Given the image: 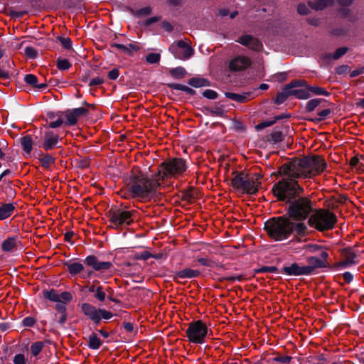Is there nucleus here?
Here are the masks:
<instances>
[{
	"instance_id": "1",
	"label": "nucleus",
	"mask_w": 364,
	"mask_h": 364,
	"mask_svg": "<svg viewBox=\"0 0 364 364\" xmlns=\"http://www.w3.org/2000/svg\"><path fill=\"white\" fill-rule=\"evenodd\" d=\"M160 186L156 173L150 177L141 171H133L127 183V189L131 196L141 201L151 200Z\"/></svg>"
},
{
	"instance_id": "2",
	"label": "nucleus",
	"mask_w": 364,
	"mask_h": 364,
	"mask_svg": "<svg viewBox=\"0 0 364 364\" xmlns=\"http://www.w3.org/2000/svg\"><path fill=\"white\" fill-rule=\"evenodd\" d=\"M264 229L268 235L276 241L288 238L294 231L297 235L304 236L307 234V225L304 223H294L289 218H273L264 223Z\"/></svg>"
},
{
	"instance_id": "3",
	"label": "nucleus",
	"mask_w": 364,
	"mask_h": 364,
	"mask_svg": "<svg viewBox=\"0 0 364 364\" xmlns=\"http://www.w3.org/2000/svg\"><path fill=\"white\" fill-rule=\"evenodd\" d=\"M325 160L318 156L304 157L300 159H294L284 164L283 172L290 171L294 174L300 175L302 178H311L324 171L326 168Z\"/></svg>"
},
{
	"instance_id": "4",
	"label": "nucleus",
	"mask_w": 364,
	"mask_h": 364,
	"mask_svg": "<svg viewBox=\"0 0 364 364\" xmlns=\"http://www.w3.org/2000/svg\"><path fill=\"white\" fill-rule=\"evenodd\" d=\"M284 167V164L278 171V174L282 178L273 186L272 192L278 200L290 202L291 200L296 198L303 193L304 189L296 180L302 178L300 177V175L292 173L290 171H287V173L282 171Z\"/></svg>"
},
{
	"instance_id": "5",
	"label": "nucleus",
	"mask_w": 364,
	"mask_h": 364,
	"mask_svg": "<svg viewBox=\"0 0 364 364\" xmlns=\"http://www.w3.org/2000/svg\"><path fill=\"white\" fill-rule=\"evenodd\" d=\"M186 161L182 158H172L162 162L156 173L160 181L178 178L187 170Z\"/></svg>"
},
{
	"instance_id": "6",
	"label": "nucleus",
	"mask_w": 364,
	"mask_h": 364,
	"mask_svg": "<svg viewBox=\"0 0 364 364\" xmlns=\"http://www.w3.org/2000/svg\"><path fill=\"white\" fill-rule=\"evenodd\" d=\"M314 203L306 197H301L293 200L288 208L289 219L303 223L314 213Z\"/></svg>"
},
{
	"instance_id": "7",
	"label": "nucleus",
	"mask_w": 364,
	"mask_h": 364,
	"mask_svg": "<svg viewBox=\"0 0 364 364\" xmlns=\"http://www.w3.org/2000/svg\"><path fill=\"white\" fill-rule=\"evenodd\" d=\"M336 223L335 214L326 209L314 210L308 220L309 225L319 232L332 230Z\"/></svg>"
},
{
	"instance_id": "8",
	"label": "nucleus",
	"mask_w": 364,
	"mask_h": 364,
	"mask_svg": "<svg viewBox=\"0 0 364 364\" xmlns=\"http://www.w3.org/2000/svg\"><path fill=\"white\" fill-rule=\"evenodd\" d=\"M234 177L231 180V186L247 194H255L261 184L259 175H247L243 172H233Z\"/></svg>"
},
{
	"instance_id": "9",
	"label": "nucleus",
	"mask_w": 364,
	"mask_h": 364,
	"mask_svg": "<svg viewBox=\"0 0 364 364\" xmlns=\"http://www.w3.org/2000/svg\"><path fill=\"white\" fill-rule=\"evenodd\" d=\"M208 326L201 320L191 322L186 330L188 341L193 343H203L208 334Z\"/></svg>"
},
{
	"instance_id": "10",
	"label": "nucleus",
	"mask_w": 364,
	"mask_h": 364,
	"mask_svg": "<svg viewBox=\"0 0 364 364\" xmlns=\"http://www.w3.org/2000/svg\"><path fill=\"white\" fill-rule=\"evenodd\" d=\"M84 262L97 272L94 275L100 279H107L112 276L113 264L110 262L100 261L95 255H90L85 259Z\"/></svg>"
},
{
	"instance_id": "11",
	"label": "nucleus",
	"mask_w": 364,
	"mask_h": 364,
	"mask_svg": "<svg viewBox=\"0 0 364 364\" xmlns=\"http://www.w3.org/2000/svg\"><path fill=\"white\" fill-rule=\"evenodd\" d=\"M169 50L176 58L185 60L190 58L193 54L192 48L185 41H178L176 43H173Z\"/></svg>"
},
{
	"instance_id": "12",
	"label": "nucleus",
	"mask_w": 364,
	"mask_h": 364,
	"mask_svg": "<svg viewBox=\"0 0 364 364\" xmlns=\"http://www.w3.org/2000/svg\"><path fill=\"white\" fill-rule=\"evenodd\" d=\"M134 211L116 209L110 211V221L116 227L129 225L133 222L132 218Z\"/></svg>"
},
{
	"instance_id": "13",
	"label": "nucleus",
	"mask_w": 364,
	"mask_h": 364,
	"mask_svg": "<svg viewBox=\"0 0 364 364\" xmlns=\"http://www.w3.org/2000/svg\"><path fill=\"white\" fill-rule=\"evenodd\" d=\"M328 252L326 250H323L321 252V258H318L314 256L309 257L307 258L309 265H305V267L308 268V275L312 274L316 269L328 267V264L326 259L328 258Z\"/></svg>"
},
{
	"instance_id": "14",
	"label": "nucleus",
	"mask_w": 364,
	"mask_h": 364,
	"mask_svg": "<svg viewBox=\"0 0 364 364\" xmlns=\"http://www.w3.org/2000/svg\"><path fill=\"white\" fill-rule=\"evenodd\" d=\"M341 255L343 260L335 264L337 268H346L358 263V255L352 247L342 249Z\"/></svg>"
},
{
	"instance_id": "15",
	"label": "nucleus",
	"mask_w": 364,
	"mask_h": 364,
	"mask_svg": "<svg viewBox=\"0 0 364 364\" xmlns=\"http://www.w3.org/2000/svg\"><path fill=\"white\" fill-rule=\"evenodd\" d=\"M299 85H306V80H294L287 85L284 90L282 92L277 94L275 99V103L277 105L283 103L289 95H291V89L297 87Z\"/></svg>"
},
{
	"instance_id": "16",
	"label": "nucleus",
	"mask_w": 364,
	"mask_h": 364,
	"mask_svg": "<svg viewBox=\"0 0 364 364\" xmlns=\"http://www.w3.org/2000/svg\"><path fill=\"white\" fill-rule=\"evenodd\" d=\"M88 110L84 107H78L73 109H68L64 112L66 118L65 122V125H74L77 123L78 118L82 115L86 114Z\"/></svg>"
},
{
	"instance_id": "17",
	"label": "nucleus",
	"mask_w": 364,
	"mask_h": 364,
	"mask_svg": "<svg viewBox=\"0 0 364 364\" xmlns=\"http://www.w3.org/2000/svg\"><path fill=\"white\" fill-rule=\"evenodd\" d=\"M251 63L252 61L250 58L237 55L230 60L229 68L232 71H240L249 68Z\"/></svg>"
},
{
	"instance_id": "18",
	"label": "nucleus",
	"mask_w": 364,
	"mask_h": 364,
	"mask_svg": "<svg viewBox=\"0 0 364 364\" xmlns=\"http://www.w3.org/2000/svg\"><path fill=\"white\" fill-rule=\"evenodd\" d=\"M308 268L301 266L296 262L291 263L289 266H284L280 271L281 273L288 276L308 275Z\"/></svg>"
},
{
	"instance_id": "19",
	"label": "nucleus",
	"mask_w": 364,
	"mask_h": 364,
	"mask_svg": "<svg viewBox=\"0 0 364 364\" xmlns=\"http://www.w3.org/2000/svg\"><path fill=\"white\" fill-rule=\"evenodd\" d=\"M100 309L89 303H83L81 305L83 314L96 324L100 323Z\"/></svg>"
},
{
	"instance_id": "20",
	"label": "nucleus",
	"mask_w": 364,
	"mask_h": 364,
	"mask_svg": "<svg viewBox=\"0 0 364 364\" xmlns=\"http://www.w3.org/2000/svg\"><path fill=\"white\" fill-rule=\"evenodd\" d=\"M237 41L253 50L258 51L262 48V43L251 35L242 36Z\"/></svg>"
},
{
	"instance_id": "21",
	"label": "nucleus",
	"mask_w": 364,
	"mask_h": 364,
	"mask_svg": "<svg viewBox=\"0 0 364 364\" xmlns=\"http://www.w3.org/2000/svg\"><path fill=\"white\" fill-rule=\"evenodd\" d=\"M59 136L52 131H48L45 133L43 137V147L46 150L54 149L58 143Z\"/></svg>"
},
{
	"instance_id": "22",
	"label": "nucleus",
	"mask_w": 364,
	"mask_h": 364,
	"mask_svg": "<svg viewBox=\"0 0 364 364\" xmlns=\"http://www.w3.org/2000/svg\"><path fill=\"white\" fill-rule=\"evenodd\" d=\"M67 267L68 272L72 275L75 276L82 272L85 269L84 264L80 262L75 260L67 261L64 263Z\"/></svg>"
},
{
	"instance_id": "23",
	"label": "nucleus",
	"mask_w": 364,
	"mask_h": 364,
	"mask_svg": "<svg viewBox=\"0 0 364 364\" xmlns=\"http://www.w3.org/2000/svg\"><path fill=\"white\" fill-rule=\"evenodd\" d=\"M200 272L198 269H193L191 268H185L175 274L176 279H193L199 277Z\"/></svg>"
},
{
	"instance_id": "24",
	"label": "nucleus",
	"mask_w": 364,
	"mask_h": 364,
	"mask_svg": "<svg viewBox=\"0 0 364 364\" xmlns=\"http://www.w3.org/2000/svg\"><path fill=\"white\" fill-rule=\"evenodd\" d=\"M16 204L13 203H2L0 205V220L9 218L14 212Z\"/></svg>"
},
{
	"instance_id": "25",
	"label": "nucleus",
	"mask_w": 364,
	"mask_h": 364,
	"mask_svg": "<svg viewBox=\"0 0 364 364\" xmlns=\"http://www.w3.org/2000/svg\"><path fill=\"white\" fill-rule=\"evenodd\" d=\"M298 87H304L303 88L292 90L291 89V95H294L298 99L306 100L310 97V91L309 85L306 81V85H299Z\"/></svg>"
},
{
	"instance_id": "26",
	"label": "nucleus",
	"mask_w": 364,
	"mask_h": 364,
	"mask_svg": "<svg viewBox=\"0 0 364 364\" xmlns=\"http://www.w3.org/2000/svg\"><path fill=\"white\" fill-rule=\"evenodd\" d=\"M335 0H318L309 2V6L316 11L323 10L325 8L333 5Z\"/></svg>"
},
{
	"instance_id": "27",
	"label": "nucleus",
	"mask_w": 364,
	"mask_h": 364,
	"mask_svg": "<svg viewBox=\"0 0 364 364\" xmlns=\"http://www.w3.org/2000/svg\"><path fill=\"white\" fill-rule=\"evenodd\" d=\"M16 237H9L5 240L3 241L1 244V249L4 252H11L16 248Z\"/></svg>"
},
{
	"instance_id": "28",
	"label": "nucleus",
	"mask_w": 364,
	"mask_h": 364,
	"mask_svg": "<svg viewBox=\"0 0 364 364\" xmlns=\"http://www.w3.org/2000/svg\"><path fill=\"white\" fill-rule=\"evenodd\" d=\"M21 145L24 155L29 156L33 149V141L30 136H25L21 139Z\"/></svg>"
},
{
	"instance_id": "29",
	"label": "nucleus",
	"mask_w": 364,
	"mask_h": 364,
	"mask_svg": "<svg viewBox=\"0 0 364 364\" xmlns=\"http://www.w3.org/2000/svg\"><path fill=\"white\" fill-rule=\"evenodd\" d=\"M24 80L27 84L32 85L33 87L38 89H44L47 87L46 83L38 84L37 77L32 74L26 75L24 77Z\"/></svg>"
},
{
	"instance_id": "30",
	"label": "nucleus",
	"mask_w": 364,
	"mask_h": 364,
	"mask_svg": "<svg viewBox=\"0 0 364 364\" xmlns=\"http://www.w3.org/2000/svg\"><path fill=\"white\" fill-rule=\"evenodd\" d=\"M102 342L96 333H92L88 337L87 346L90 348L97 350L102 346Z\"/></svg>"
},
{
	"instance_id": "31",
	"label": "nucleus",
	"mask_w": 364,
	"mask_h": 364,
	"mask_svg": "<svg viewBox=\"0 0 364 364\" xmlns=\"http://www.w3.org/2000/svg\"><path fill=\"white\" fill-rule=\"evenodd\" d=\"M48 117L49 121V127L50 128H57L60 127L63 123L65 124V122L60 117H58L56 118V116L54 113H48Z\"/></svg>"
},
{
	"instance_id": "32",
	"label": "nucleus",
	"mask_w": 364,
	"mask_h": 364,
	"mask_svg": "<svg viewBox=\"0 0 364 364\" xmlns=\"http://www.w3.org/2000/svg\"><path fill=\"white\" fill-rule=\"evenodd\" d=\"M151 11L152 9L150 6H146L137 10H132V13L134 16L141 18L149 15L151 13Z\"/></svg>"
},
{
	"instance_id": "33",
	"label": "nucleus",
	"mask_w": 364,
	"mask_h": 364,
	"mask_svg": "<svg viewBox=\"0 0 364 364\" xmlns=\"http://www.w3.org/2000/svg\"><path fill=\"white\" fill-rule=\"evenodd\" d=\"M109 288L105 289L102 286H98V290L94 295L95 298L100 302L105 301L106 299V291H109Z\"/></svg>"
},
{
	"instance_id": "34",
	"label": "nucleus",
	"mask_w": 364,
	"mask_h": 364,
	"mask_svg": "<svg viewBox=\"0 0 364 364\" xmlns=\"http://www.w3.org/2000/svg\"><path fill=\"white\" fill-rule=\"evenodd\" d=\"M169 73L175 78H183L186 74V71L183 67L173 68Z\"/></svg>"
},
{
	"instance_id": "35",
	"label": "nucleus",
	"mask_w": 364,
	"mask_h": 364,
	"mask_svg": "<svg viewBox=\"0 0 364 364\" xmlns=\"http://www.w3.org/2000/svg\"><path fill=\"white\" fill-rule=\"evenodd\" d=\"M283 140V134L280 130H274L270 134L269 141L272 144H277Z\"/></svg>"
},
{
	"instance_id": "36",
	"label": "nucleus",
	"mask_w": 364,
	"mask_h": 364,
	"mask_svg": "<svg viewBox=\"0 0 364 364\" xmlns=\"http://www.w3.org/2000/svg\"><path fill=\"white\" fill-rule=\"evenodd\" d=\"M321 101V99H313L309 100L306 105V110L309 112H313L319 105Z\"/></svg>"
},
{
	"instance_id": "37",
	"label": "nucleus",
	"mask_w": 364,
	"mask_h": 364,
	"mask_svg": "<svg viewBox=\"0 0 364 364\" xmlns=\"http://www.w3.org/2000/svg\"><path fill=\"white\" fill-rule=\"evenodd\" d=\"M309 90L310 92H312L314 95H323V96H328L329 92L326 90L324 88L318 87V86H309Z\"/></svg>"
},
{
	"instance_id": "38",
	"label": "nucleus",
	"mask_w": 364,
	"mask_h": 364,
	"mask_svg": "<svg viewBox=\"0 0 364 364\" xmlns=\"http://www.w3.org/2000/svg\"><path fill=\"white\" fill-rule=\"evenodd\" d=\"M44 344L41 341H38L33 343L31 346V351L33 356H37L42 350Z\"/></svg>"
},
{
	"instance_id": "39",
	"label": "nucleus",
	"mask_w": 364,
	"mask_h": 364,
	"mask_svg": "<svg viewBox=\"0 0 364 364\" xmlns=\"http://www.w3.org/2000/svg\"><path fill=\"white\" fill-rule=\"evenodd\" d=\"M189 85L194 87H200L203 86L208 85L207 80L202 78H191L189 80Z\"/></svg>"
},
{
	"instance_id": "40",
	"label": "nucleus",
	"mask_w": 364,
	"mask_h": 364,
	"mask_svg": "<svg viewBox=\"0 0 364 364\" xmlns=\"http://www.w3.org/2000/svg\"><path fill=\"white\" fill-rule=\"evenodd\" d=\"M225 96L228 98L236 101L237 102H245L247 99V97L244 95H241L233 92H226Z\"/></svg>"
},
{
	"instance_id": "41",
	"label": "nucleus",
	"mask_w": 364,
	"mask_h": 364,
	"mask_svg": "<svg viewBox=\"0 0 364 364\" xmlns=\"http://www.w3.org/2000/svg\"><path fill=\"white\" fill-rule=\"evenodd\" d=\"M55 162V159L49 154L41 159V164L45 168H49Z\"/></svg>"
},
{
	"instance_id": "42",
	"label": "nucleus",
	"mask_w": 364,
	"mask_h": 364,
	"mask_svg": "<svg viewBox=\"0 0 364 364\" xmlns=\"http://www.w3.org/2000/svg\"><path fill=\"white\" fill-rule=\"evenodd\" d=\"M348 50V48L347 47H341L338 48L333 55L329 54L328 55V58H332L334 60H337L340 58L341 56L345 55L347 51Z\"/></svg>"
},
{
	"instance_id": "43",
	"label": "nucleus",
	"mask_w": 364,
	"mask_h": 364,
	"mask_svg": "<svg viewBox=\"0 0 364 364\" xmlns=\"http://www.w3.org/2000/svg\"><path fill=\"white\" fill-rule=\"evenodd\" d=\"M44 296L46 298L52 301L59 302V294L54 289H52L49 291H46L44 293Z\"/></svg>"
},
{
	"instance_id": "44",
	"label": "nucleus",
	"mask_w": 364,
	"mask_h": 364,
	"mask_svg": "<svg viewBox=\"0 0 364 364\" xmlns=\"http://www.w3.org/2000/svg\"><path fill=\"white\" fill-rule=\"evenodd\" d=\"M169 86L175 90L183 91L188 94H193L194 93V90L193 89H191L189 87L184 85L173 84Z\"/></svg>"
},
{
	"instance_id": "45",
	"label": "nucleus",
	"mask_w": 364,
	"mask_h": 364,
	"mask_svg": "<svg viewBox=\"0 0 364 364\" xmlns=\"http://www.w3.org/2000/svg\"><path fill=\"white\" fill-rule=\"evenodd\" d=\"M331 111L330 109H325L318 112V117L311 119L313 122L323 121L331 114Z\"/></svg>"
},
{
	"instance_id": "46",
	"label": "nucleus",
	"mask_w": 364,
	"mask_h": 364,
	"mask_svg": "<svg viewBox=\"0 0 364 364\" xmlns=\"http://www.w3.org/2000/svg\"><path fill=\"white\" fill-rule=\"evenodd\" d=\"M57 67L60 70H66L71 67V64L67 59H59L57 61Z\"/></svg>"
},
{
	"instance_id": "47",
	"label": "nucleus",
	"mask_w": 364,
	"mask_h": 364,
	"mask_svg": "<svg viewBox=\"0 0 364 364\" xmlns=\"http://www.w3.org/2000/svg\"><path fill=\"white\" fill-rule=\"evenodd\" d=\"M257 273H277L278 269L274 266H264L256 270Z\"/></svg>"
},
{
	"instance_id": "48",
	"label": "nucleus",
	"mask_w": 364,
	"mask_h": 364,
	"mask_svg": "<svg viewBox=\"0 0 364 364\" xmlns=\"http://www.w3.org/2000/svg\"><path fill=\"white\" fill-rule=\"evenodd\" d=\"M291 359H292V358L289 355H284V356L278 355V356L273 358L272 361L278 362V363H284V364H289L291 362Z\"/></svg>"
},
{
	"instance_id": "49",
	"label": "nucleus",
	"mask_w": 364,
	"mask_h": 364,
	"mask_svg": "<svg viewBox=\"0 0 364 364\" xmlns=\"http://www.w3.org/2000/svg\"><path fill=\"white\" fill-rule=\"evenodd\" d=\"M146 60L149 63H156L160 60V55L159 53H149L146 55Z\"/></svg>"
},
{
	"instance_id": "50",
	"label": "nucleus",
	"mask_w": 364,
	"mask_h": 364,
	"mask_svg": "<svg viewBox=\"0 0 364 364\" xmlns=\"http://www.w3.org/2000/svg\"><path fill=\"white\" fill-rule=\"evenodd\" d=\"M58 41L60 43V44L63 46V48L66 49H70L72 46V41L70 38H65V37H58Z\"/></svg>"
},
{
	"instance_id": "51",
	"label": "nucleus",
	"mask_w": 364,
	"mask_h": 364,
	"mask_svg": "<svg viewBox=\"0 0 364 364\" xmlns=\"http://www.w3.org/2000/svg\"><path fill=\"white\" fill-rule=\"evenodd\" d=\"M13 362L14 364H26L27 360L23 354L18 353L14 357Z\"/></svg>"
},
{
	"instance_id": "52",
	"label": "nucleus",
	"mask_w": 364,
	"mask_h": 364,
	"mask_svg": "<svg viewBox=\"0 0 364 364\" xmlns=\"http://www.w3.org/2000/svg\"><path fill=\"white\" fill-rule=\"evenodd\" d=\"M99 316H100V322L102 319H105V320L110 319L111 318H112L113 314H112V312H110L109 311H107L103 309H100Z\"/></svg>"
},
{
	"instance_id": "53",
	"label": "nucleus",
	"mask_w": 364,
	"mask_h": 364,
	"mask_svg": "<svg viewBox=\"0 0 364 364\" xmlns=\"http://www.w3.org/2000/svg\"><path fill=\"white\" fill-rule=\"evenodd\" d=\"M197 261L204 267H212L214 264V262L207 257H199Z\"/></svg>"
},
{
	"instance_id": "54",
	"label": "nucleus",
	"mask_w": 364,
	"mask_h": 364,
	"mask_svg": "<svg viewBox=\"0 0 364 364\" xmlns=\"http://www.w3.org/2000/svg\"><path fill=\"white\" fill-rule=\"evenodd\" d=\"M203 95L210 100H215L218 97V93L213 90H205L203 92Z\"/></svg>"
},
{
	"instance_id": "55",
	"label": "nucleus",
	"mask_w": 364,
	"mask_h": 364,
	"mask_svg": "<svg viewBox=\"0 0 364 364\" xmlns=\"http://www.w3.org/2000/svg\"><path fill=\"white\" fill-rule=\"evenodd\" d=\"M25 54L30 58H35L37 56V52L33 47H26L25 48Z\"/></svg>"
},
{
	"instance_id": "56",
	"label": "nucleus",
	"mask_w": 364,
	"mask_h": 364,
	"mask_svg": "<svg viewBox=\"0 0 364 364\" xmlns=\"http://www.w3.org/2000/svg\"><path fill=\"white\" fill-rule=\"evenodd\" d=\"M297 12L300 15H307L309 12V9L306 4H300L297 6Z\"/></svg>"
},
{
	"instance_id": "57",
	"label": "nucleus",
	"mask_w": 364,
	"mask_h": 364,
	"mask_svg": "<svg viewBox=\"0 0 364 364\" xmlns=\"http://www.w3.org/2000/svg\"><path fill=\"white\" fill-rule=\"evenodd\" d=\"M55 316V319L61 325L64 324L67 320V316H66L65 312L57 313Z\"/></svg>"
},
{
	"instance_id": "58",
	"label": "nucleus",
	"mask_w": 364,
	"mask_h": 364,
	"mask_svg": "<svg viewBox=\"0 0 364 364\" xmlns=\"http://www.w3.org/2000/svg\"><path fill=\"white\" fill-rule=\"evenodd\" d=\"M72 299V295L70 292L63 291L59 294V301H70Z\"/></svg>"
},
{
	"instance_id": "59",
	"label": "nucleus",
	"mask_w": 364,
	"mask_h": 364,
	"mask_svg": "<svg viewBox=\"0 0 364 364\" xmlns=\"http://www.w3.org/2000/svg\"><path fill=\"white\" fill-rule=\"evenodd\" d=\"M22 323L24 326L32 327L35 324L36 320L33 317L28 316L23 318Z\"/></svg>"
},
{
	"instance_id": "60",
	"label": "nucleus",
	"mask_w": 364,
	"mask_h": 364,
	"mask_svg": "<svg viewBox=\"0 0 364 364\" xmlns=\"http://www.w3.org/2000/svg\"><path fill=\"white\" fill-rule=\"evenodd\" d=\"M306 250L311 253H314L323 250V247L316 244H309L306 246Z\"/></svg>"
},
{
	"instance_id": "61",
	"label": "nucleus",
	"mask_w": 364,
	"mask_h": 364,
	"mask_svg": "<svg viewBox=\"0 0 364 364\" xmlns=\"http://www.w3.org/2000/svg\"><path fill=\"white\" fill-rule=\"evenodd\" d=\"M274 122L275 121H264L258 124L255 127V128L257 130H261L262 129L272 126L274 123Z\"/></svg>"
},
{
	"instance_id": "62",
	"label": "nucleus",
	"mask_w": 364,
	"mask_h": 364,
	"mask_svg": "<svg viewBox=\"0 0 364 364\" xmlns=\"http://www.w3.org/2000/svg\"><path fill=\"white\" fill-rule=\"evenodd\" d=\"M105 82L104 79L101 77H94L92 78L90 83H89V85L90 86H96V85H102L103 82Z\"/></svg>"
},
{
	"instance_id": "63",
	"label": "nucleus",
	"mask_w": 364,
	"mask_h": 364,
	"mask_svg": "<svg viewBox=\"0 0 364 364\" xmlns=\"http://www.w3.org/2000/svg\"><path fill=\"white\" fill-rule=\"evenodd\" d=\"M151 257H155L148 251H144L136 257L137 259H143V260H146Z\"/></svg>"
},
{
	"instance_id": "64",
	"label": "nucleus",
	"mask_w": 364,
	"mask_h": 364,
	"mask_svg": "<svg viewBox=\"0 0 364 364\" xmlns=\"http://www.w3.org/2000/svg\"><path fill=\"white\" fill-rule=\"evenodd\" d=\"M119 70L118 69H113L112 70H110L109 73H108V77L110 79V80H116L118 77H119Z\"/></svg>"
}]
</instances>
